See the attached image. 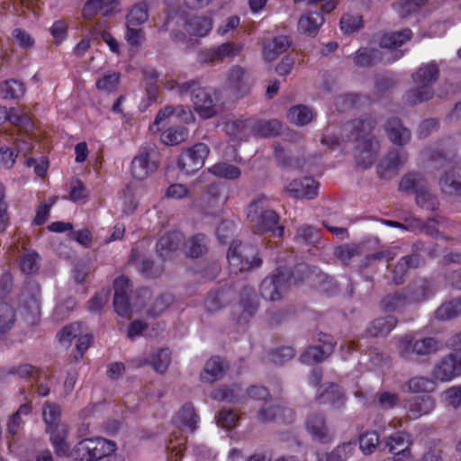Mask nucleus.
Masks as SVG:
<instances>
[{"label": "nucleus", "mask_w": 461, "mask_h": 461, "mask_svg": "<svg viewBox=\"0 0 461 461\" xmlns=\"http://www.w3.org/2000/svg\"><path fill=\"white\" fill-rule=\"evenodd\" d=\"M374 124L370 120L357 119L347 123L343 131L348 140L356 141L355 158L357 166L363 169L370 167L376 160L380 151L378 140L371 135Z\"/></svg>", "instance_id": "nucleus-1"}, {"label": "nucleus", "mask_w": 461, "mask_h": 461, "mask_svg": "<svg viewBox=\"0 0 461 461\" xmlns=\"http://www.w3.org/2000/svg\"><path fill=\"white\" fill-rule=\"evenodd\" d=\"M247 218L256 233L272 232L278 237L283 235L284 228L278 225L279 217L271 208L268 199L264 194H258L249 203Z\"/></svg>", "instance_id": "nucleus-2"}, {"label": "nucleus", "mask_w": 461, "mask_h": 461, "mask_svg": "<svg viewBox=\"0 0 461 461\" xmlns=\"http://www.w3.org/2000/svg\"><path fill=\"white\" fill-rule=\"evenodd\" d=\"M169 89H176L179 95H189L194 108L200 117L209 119L217 113L216 100L210 89L202 86L197 80L172 83Z\"/></svg>", "instance_id": "nucleus-3"}, {"label": "nucleus", "mask_w": 461, "mask_h": 461, "mask_svg": "<svg viewBox=\"0 0 461 461\" xmlns=\"http://www.w3.org/2000/svg\"><path fill=\"white\" fill-rule=\"evenodd\" d=\"M440 348L441 343L436 338L417 339L412 335H404L399 338L397 345L399 356L405 360L427 357L437 353Z\"/></svg>", "instance_id": "nucleus-4"}, {"label": "nucleus", "mask_w": 461, "mask_h": 461, "mask_svg": "<svg viewBox=\"0 0 461 461\" xmlns=\"http://www.w3.org/2000/svg\"><path fill=\"white\" fill-rule=\"evenodd\" d=\"M227 258L230 271L234 274L259 267L262 263L254 246L241 243L232 244L230 247Z\"/></svg>", "instance_id": "nucleus-5"}, {"label": "nucleus", "mask_w": 461, "mask_h": 461, "mask_svg": "<svg viewBox=\"0 0 461 461\" xmlns=\"http://www.w3.org/2000/svg\"><path fill=\"white\" fill-rule=\"evenodd\" d=\"M292 272L285 267L276 268L273 274L266 277L260 285L261 296L270 302L279 301L283 298L290 286Z\"/></svg>", "instance_id": "nucleus-6"}, {"label": "nucleus", "mask_w": 461, "mask_h": 461, "mask_svg": "<svg viewBox=\"0 0 461 461\" xmlns=\"http://www.w3.org/2000/svg\"><path fill=\"white\" fill-rule=\"evenodd\" d=\"M115 450V443L104 438H86L76 447L75 453L80 461L99 460Z\"/></svg>", "instance_id": "nucleus-7"}, {"label": "nucleus", "mask_w": 461, "mask_h": 461, "mask_svg": "<svg viewBox=\"0 0 461 461\" xmlns=\"http://www.w3.org/2000/svg\"><path fill=\"white\" fill-rule=\"evenodd\" d=\"M209 147L204 143H196L193 147L183 151L177 160V167L185 174L197 172L204 165L205 158L209 155Z\"/></svg>", "instance_id": "nucleus-8"}, {"label": "nucleus", "mask_w": 461, "mask_h": 461, "mask_svg": "<svg viewBox=\"0 0 461 461\" xmlns=\"http://www.w3.org/2000/svg\"><path fill=\"white\" fill-rule=\"evenodd\" d=\"M460 375L461 353L447 354L431 370V377L439 382H449Z\"/></svg>", "instance_id": "nucleus-9"}, {"label": "nucleus", "mask_w": 461, "mask_h": 461, "mask_svg": "<svg viewBox=\"0 0 461 461\" xmlns=\"http://www.w3.org/2000/svg\"><path fill=\"white\" fill-rule=\"evenodd\" d=\"M155 153L153 147L146 146L133 158L131 165V173L135 179H146L150 174L156 171L158 165L153 160Z\"/></svg>", "instance_id": "nucleus-10"}, {"label": "nucleus", "mask_w": 461, "mask_h": 461, "mask_svg": "<svg viewBox=\"0 0 461 461\" xmlns=\"http://www.w3.org/2000/svg\"><path fill=\"white\" fill-rule=\"evenodd\" d=\"M407 160L408 153L406 151L392 149L380 160L377 166V174L382 178L390 179L398 174Z\"/></svg>", "instance_id": "nucleus-11"}, {"label": "nucleus", "mask_w": 461, "mask_h": 461, "mask_svg": "<svg viewBox=\"0 0 461 461\" xmlns=\"http://www.w3.org/2000/svg\"><path fill=\"white\" fill-rule=\"evenodd\" d=\"M19 305L27 310L32 316H38L41 312V287L32 280L25 282L19 295Z\"/></svg>", "instance_id": "nucleus-12"}, {"label": "nucleus", "mask_w": 461, "mask_h": 461, "mask_svg": "<svg viewBox=\"0 0 461 461\" xmlns=\"http://www.w3.org/2000/svg\"><path fill=\"white\" fill-rule=\"evenodd\" d=\"M258 419L263 423L277 420L291 421L294 412L291 409L274 402H266L258 411Z\"/></svg>", "instance_id": "nucleus-13"}, {"label": "nucleus", "mask_w": 461, "mask_h": 461, "mask_svg": "<svg viewBox=\"0 0 461 461\" xmlns=\"http://www.w3.org/2000/svg\"><path fill=\"white\" fill-rule=\"evenodd\" d=\"M384 128L386 136L393 144L402 147L410 142L411 131L404 126L401 119L397 117L388 119Z\"/></svg>", "instance_id": "nucleus-14"}, {"label": "nucleus", "mask_w": 461, "mask_h": 461, "mask_svg": "<svg viewBox=\"0 0 461 461\" xmlns=\"http://www.w3.org/2000/svg\"><path fill=\"white\" fill-rule=\"evenodd\" d=\"M306 429L314 440L328 443L332 439V434L321 413L314 412L309 415L306 420Z\"/></svg>", "instance_id": "nucleus-15"}, {"label": "nucleus", "mask_w": 461, "mask_h": 461, "mask_svg": "<svg viewBox=\"0 0 461 461\" xmlns=\"http://www.w3.org/2000/svg\"><path fill=\"white\" fill-rule=\"evenodd\" d=\"M411 445V436L404 431H398L394 433L388 437L385 441V446L388 447L390 453L394 454L396 456H402L407 459H413V456L410 449Z\"/></svg>", "instance_id": "nucleus-16"}, {"label": "nucleus", "mask_w": 461, "mask_h": 461, "mask_svg": "<svg viewBox=\"0 0 461 461\" xmlns=\"http://www.w3.org/2000/svg\"><path fill=\"white\" fill-rule=\"evenodd\" d=\"M227 86L237 96L243 97L249 93L246 70L239 66H232L227 74Z\"/></svg>", "instance_id": "nucleus-17"}, {"label": "nucleus", "mask_w": 461, "mask_h": 461, "mask_svg": "<svg viewBox=\"0 0 461 461\" xmlns=\"http://www.w3.org/2000/svg\"><path fill=\"white\" fill-rule=\"evenodd\" d=\"M243 46L240 43L228 41L203 52V61L210 63L222 62L226 58H234L240 54Z\"/></svg>", "instance_id": "nucleus-18"}, {"label": "nucleus", "mask_w": 461, "mask_h": 461, "mask_svg": "<svg viewBox=\"0 0 461 461\" xmlns=\"http://www.w3.org/2000/svg\"><path fill=\"white\" fill-rule=\"evenodd\" d=\"M185 238L180 231L173 230L164 234L157 243V251L162 258H167L184 243Z\"/></svg>", "instance_id": "nucleus-19"}, {"label": "nucleus", "mask_w": 461, "mask_h": 461, "mask_svg": "<svg viewBox=\"0 0 461 461\" xmlns=\"http://www.w3.org/2000/svg\"><path fill=\"white\" fill-rule=\"evenodd\" d=\"M433 293L431 283L427 279H417L411 283L404 294L408 303H420Z\"/></svg>", "instance_id": "nucleus-20"}, {"label": "nucleus", "mask_w": 461, "mask_h": 461, "mask_svg": "<svg viewBox=\"0 0 461 461\" xmlns=\"http://www.w3.org/2000/svg\"><path fill=\"white\" fill-rule=\"evenodd\" d=\"M316 182L311 177L295 179L292 181L285 188V191L296 198H312L317 190Z\"/></svg>", "instance_id": "nucleus-21"}, {"label": "nucleus", "mask_w": 461, "mask_h": 461, "mask_svg": "<svg viewBox=\"0 0 461 461\" xmlns=\"http://www.w3.org/2000/svg\"><path fill=\"white\" fill-rule=\"evenodd\" d=\"M228 365L220 357H212L204 365L201 373V380L206 383H213L222 378Z\"/></svg>", "instance_id": "nucleus-22"}, {"label": "nucleus", "mask_w": 461, "mask_h": 461, "mask_svg": "<svg viewBox=\"0 0 461 461\" xmlns=\"http://www.w3.org/2000/svg\"><path fill=\"white\" fill-rule=\"evenodd\" d=\"M435 406L430 396L413 397L406 402L405 408L411 419H418L429 413Z\"/></svg>", "instance_id": "nucleus-23"}, {"label": "nucleus", "mask_w": 461, "mask_h": 461, "mask_svg": "<svg viewBox=\"0 0 461 461\" xmlns=\"http://www.w3.org/2000/svg\"><path fill=\"white\" fill-rule=\"evenodd\" d=\"M289 37L280 35L267 41L263 49V56L267 61L275 60L280 54L285 52L291 46Z\"/></svg>", "instance_id": "nucleus-24"}, {"label": "nucleus", "mask_w": 461, "mask_h": 461, "mask_svg": "<svg viewBox=\"0 0 461 461\" xmlns=\"http://www.w3.org/2000/svg\"><path fill=\"white\" fill-rule=\"evenodd\" d=\"M441 192L452 197H461V175L445 172L438 179Z\"/></svg>", "instance_id": "nucleus-25"}, {"label": "nucleus", "mask_w": 461, "mask_h": 461, "mask_svg": "<svg viewBox=\"0 0 461 461\" xmlns=\"http://www.w3.org/2000/svg\"><path fill=\"white\" fill-rule=\"evenodd\" d=\"M116 5L115 0H87L83 9V15L86 18H92L100 13L106 16L113 12Z\"/></svg>", "instance_id": "nucleus-26"}, {"label": "nucleus", "mask_w": 461, "mask_h": 461, "mask_svg": "<svg viewBox=\"0 0 461 461\" xmlns=\"http://www.w3.org/2000/svg\"><path fill=\"white\" fill-rule=\"evenodd\" d=\"M397 320L393 316L380 317L374 320L366 330L369 337H384L396 326Z\"/></svg>", "instance_id": "nucleus-27"}, {"label": "nucleus", "mask_w": 461, "mask_h": 461, "mask_svg": "<svg viewBox=\"0 0 461 461\" xmlns=\"http://www.w3.org/2000/svg\"><path fill=\"white\" fill-rule=\"evenodd\" d=\"M334 343L329 342L324 348L312 346L309 347L300 357L301 361L306 365H314L323 361L333 351Z\"/></svg>", "instance_id": "nucleus-28"}, {"label": "nucleus", "mask_w": 461, "mask_h": 461, "mask_svg": "<svg viewBox=\"0 0 461 461\" xmlns=\"http://www.w3.org/2000/svg\"><path fill=\"white\" fill-rule=\"evenodd\" d=\"M42 416L47 432L52 433L66 429L64 425L60 424V410L58 405L47 402L43 407Z\"/></svg>", "instance_id": "nucleus-29"}, {"label": "nucleus", "mask_w": 461, "mask_h": 461, "mask_svg": "<svg viewBox=\"0 0 461 461\" xmlns=\"http://www.w3.org/2000/svg\"><path fill=\"white\" fill-rule=\"evenodd\" d=\"M212 29V21L206 16H193L185 23V32L192 36L203 37Z\"/></svg>", "instance_id": "nucleus-30"}, {"label": "nucleus", "mask_w": 461, "mask_h": 461, "mask_svg": "<svg viewBox=\"0 0 461 461\" xmlns=\"http://www.w3.org/2000/svg\"><path fill=\"white\" fill-rule=\"evenodd\" d=\"M439 76V68L436 62L432 61L421 66L413 75L412 79L416 84L430 86L435 83Z\"/></svg>", "instance_id": "nucleus-31"}, {"label": "nucleus", "mask_w": 461, "mask_h": 461, "mask_svg": "<svg viewBox=\"0 0 461 461\" xmlns=\"http://www.w3.org/2000/svg\"><path fill=\"white\" fill-rule=\"evenodd\" d=\"M324 23V18L321 11L310 12L302 16L298 22V29L300 32L309 35L317 32L319 28Z\"/></svg>", "instance_id": "nucleus-32"}, {"label": "nucleus", "mask_w": 461, "mask_h": 461, "mask_svg": "<svg viewBox=\"0 0 461 461\" xmlns=\"http://www.w3.org/2000/svg\"><path fill=\"white\" fill-rule=\"evenodd\" d=\"M255 135L264 138L278 136L282 131V122L276 119L258 121L252 125Z\"/></svg>", "instance_id": "nucleus-33"}, {"label": "nucleus", "mask_w": 461, "mask_h": 461, "mask_svg": "<svg viewBox=\"0 0 461 461\" xmlns=\"http://www.w3.org/2000/svg\"><path fill=\"white\" fill-rule=\"evenodd\" d=\"M314 117V113L311 108L303 104H298L291 107L287 113V118L292 124L304 126L310 123Z\"/></svg>", "instance_id": "nucleus-34"}, {"label": "nucleus", "mask_w": 461, "mask_h": 461, "mask_svg": "<svg viewBox=\"0 0 461 461\" xmlns=\"http://www.w3.org/2000/svg\"><path fill=\"white\" fill-rule=\"evenodd\" d=\"M353 60L355 65L357 67H371L382 60V53L380 50L375 49L360 48L357 50Z\"/></svg>", "instance_id": "nucleus-35"}, {"label": "nucleus", "mask_w": 461, "mask_h": 461, "mask_svg": "<svg viewBox=\"0 0 461 461\" xmlns=\"http://www.w3.org/2000/svg\"><path fill=\"white\" fill-rule=\"evenodd\" d=\"M426 185L427 182L423 176L419 173L410 172L402 177L399 189L402 192L417 194Z\"/></svg>", "instance_id": "nucleus-36"}, {"label": "nucleus", "mask_w": 461, "mask_h": 461, "mask_svg": "<svg viewBox=\"0 0 461 461\" xmlns=\"http://www.w3.org/2000/svg\"><path fill=\"white\" fill-rule=\"evenodd\" d=\"M411 35L412 32L410 29L386 33L381 39L380 46L384 49H395L410 41Z\"/></svg>", "instance_id": "nucleus-37"}, {"label": "nucleus", "mask_w": 461, "mask_h": 461, "mask_svg": "<svg viewBox=\"0 0 461 461\" xmlns=\"http://www.w3.org/2000/svg\"><path fill=\"white\" fill-rule=\"evenodd\" d=\"M435 380L427 376H414L405 383L406 391L412 393H429L435 389Z\"/></svg>", "instance_id": "nucleus-38"}, {"label": "nucleus", "mask_w": 461, "mask_h": 461, "mask_svg": "<svg viewBox=\"0 0 461 461\" xmlns=\"http://www.w3.org/2000/svg\"><path fill=\"white\" fill-rule=\"evenodd\" d=\"M461 315V298L443 303L435 312L436 319L447 321Z\"/></svg>", "instance_id": "nucleus-39"}, {"label": "nucleus", "mask_w": 461, "mask_h": 461, "mask_svg": "<svg viewBox=\"0 0 461 461\" xmlns=\"http://www.w3.org/2000/svg\"><path fill=\"white\" fill-rule=\"evenodd\" d=\"M317 400L321 404L330 403L339 407L343 403V393L338 385L332 384L317 395Z\"/></svg>", "instance_id": "nucleus-40"}, {"label": "nucleus", "mask_w": 461, "mask_h": 461, "mask_svg": "<svg viewBox=\"0 0 461 461\" xmlns=\"http://www.w3.org/2000/svg\"><path fill=\"white\" fill-rule=\"evenodd\" d=\"M209 172L217 177L230 180L238 179L241 174L240 169L238 167L226 162H221L213 165L209 168Z\"/></svg>", "instance_id": "nucleus-41"}, {"label": "nucleus", "mask_w": 461, "mask_h": 461, "mask_svg": "<svg viewBox=\"0 0 461 461\" xmlns=\"http://www.w3.org/2000/svg\"><path fill=\"white\" fill-rule=\"evenodd\" d=\"M188 131L185 127H170L161 133V140L166 145H178L187 138Z\"/></svg>", "instance_id": "nucleus-42"}, {"label": "nucleus", "mask_w": 461, "mask_h": 461, "mask_svg": "<svg viewBox=\"0 0 461 461\" xmlns=\"http://www.w3.org/2000/svg\"><path fill=\"white\" fill-rule=\"evenodd\" d=\"M15 321V311L12 305L0 303V338L7 333Z\"/></svg>", "instance_id": "nucleus-43"}, {"label": "nucleus", "mask_w": 461, "mask_h": 461, "mask_svg": "<svg viewBox=\"0 0 461 461\" xmlns=\"http://www.w3.org/2000/svg\"><path fill=\"white\" fill-rule=\"evenodd\" d=\"M150 365L153 369L160 374H163L168 368L171 363V351L167 348L158 349L155 354L150 356Z\"/></svg>", "instance_id": "nucleus-44"}, {"label": "nucleus", "mask_w": 461, "mask_h": 461, "mask_svg": "<svg viewBox=\"0 0 461 461\" xmlns=\"http://www.w3.org/2000/svg\"><path fill=\"white\" fill-rule=\"evenodd\" d=\"M177 418L182 426L186 427L190 432H194L196 429L198 415L194 411V408L191 403H185L178 411Z\"/></svg>", "instance_id": "nucleus-45"}, {"label": "nucleus", "mask_w": 461, "mask_h": 461, "mask_svg": "<svg viewBox=\"0 0 461 461\" xmlns=\"http://www.w3.org/2000/svg\"><path fill=\"white\" fill-rule=\"evenodd\" d=\"M420 86L410 90L406 95L407 102L411 104H417L428 101L434 96V91L430 86L419 84Z\"/></svg>", "instance_id": "nucleus-46"}, {"label": "nucleus", "mask_w": 461, "mask_h": 461, "mask_svg": "<svg viewBox=\"0 0 461 461\" xmlns=\"http://www.w3.org/2000/svg\"><path fill=\"white\" fill-rule=\"evenodd\" d=\"M249 120H231L225 123V131L237 140L246 138L249 127Z\"/></svg>", "instance_id": "nucleus-47"}, {"label": "nucleus", "mask_w": 461, "mask_h": 461, "mask_svg": "<svg viewBox=\"0 0 461 461\" xmlns=\"http://www.w3.org/2000/svg\"><path fill=\"white\" fill-rule=\"evenodd\" d=\"M23 93V85L16 80H6L0 84V95L5 99L19 98Z\"/></svg>", "instance_id": "nucleus-48"}, {"label": "nucleus", "mask_w": 461, "mask_h": 461, "mask_svg": "<svg viewBox=\"0 0 461 461\" xmlns=\"http://www.w3.org/2000/svg\"><path fill=\"white\" fill-rule=\"evenodd\" d=\"M334 255L343 265L348 266L353 258L361 255V249L356 244H346L337 247Z\"/></svg>", "instance_id": "nucleus-49"}, {"label": "nucleus", "mask_w": 461, "mask_h": 461, "mask_svg": "<svg viewBox=\"0 0 461 461\" xmlns=\"http://www.w3.org/2000/svg\"><path fill=\"white\" fill-rule=\"evenodd\" d=\"M187 256L198 258L207 249L206 238L203 234H196L191 237L186 243Z\"/></svg>", "instance_id": "nucleus-50"}, {"label": "nucleus", "mask_w": 461, "mask_h": 461, "mask_svg": "<svg viewBox=\"0 0 461 461\" xmlns=\"http://www.w3.org/2000/svg\"><path fill=\"white\" fill-rule=\"evenodd\" d=\"M148 8L144 3L132 6L127 14V26H137L145 23L148 19Z\"/></svg>", "instance_id": "nucleus-51"}, {"label": "nucleus", "mask_w": 461, "mask_h": 461, "mask_svg": "<svg viewBox=\"0 0 461 461\" xmlns=\"http://www.w3.org/2000/svg\"><path fill=\"white\" fill-rule=\"evenodd\" d=\"M121 75L118 72H108L104 74L95 83L99 91L111 93L115 91L120 82Z\"/></svg>", "instance_id": "nucleus-52"}, {"label": "nucleus", "mask_w": 461, "mask_h": 461, "mask_svg": "<svg viewBox=\"0 0 461 461\" xmlns=\"http://www.w3.org/2000/svg\"><path fill=\"white\" fill-rule=\"evenodd\" d=\"M408 303L404 294L394 293L387 294L381 302V306L384 312H392L403 307Z\"/></svg>", "instance_id": "nucleus-53"}, {"label": "nucleus", "mask_w": 461, "mask_h": 461, "mask_svg": "<svg viewBox=\"0 0 461 461\" xmlns=\"http://www.w3.org/2000/svg\"><path fill=\"white\" fill-rule=\"evenodd\" d=\"M363 26L362 16L345 14L340 19V29L344 33H353Z\"/></svg>", "instance_id": "nucleus-54"}, {"label": "nucleus", "mask_w": 461, "mask_h": 461, "mask_svg": "<svg viewBox=\"0 0 461 461\" xmlns=\"http://www.w3.org/2000/svg\"><path fill=\"white\" fill-rule=\"evenodd\" d=\"M50 440L53 445L55 453L58 456H68L69 454V446L66 443L65 438L67 435V430L59 429V431L50 433Z\"/></svg>", "instance_id": "nucleus-55"}, {"label": "nucleus", "mask_w": 461, "mask_h": 461, "mask_svg": "<svg viewBox=\"0 0 461 461\" xmlns=\"http://www.w3.org/2000/svg\"><path fill=\"white\" fill-rule=\"evenodd\" d=\"M416 203L429 211H435L438 206L437 198L428 190V185L416 194Z\"/></svg>", "instance_id": "nucleus-56"}, {"label": "nucleus", "mask_w": 461, "mask_h": 461, "mask_svg": "<svg viewBox=\"0 0 461 461\" xmlns=\"http://www.w3.org/2000/svg\"><path fill=\"white\" fill-rule=\"evenodd\" d=\"M226 303V299L222 292L214 291L208 294L204 302V307L207 312H214L221 310Z\"/></svg>", "instance_id": "nucleus-57"}, {"label": "nucleus", "mask_w": 461, "mask_h": 461, "mask_svg": "<svg viewBox=\"0 0 461 461\" xmlns=\"http://www.w3.org/2000/svg\"><path fill=\"white\" fill-rule=\"evenodd\" d=\"M6 133H0V163L6 168H10L15 162L16 155L14 151L4 144L7 140Z\"/></svg>", "instance_id": "nucleus-58"}, {"label": "nucleus", "mask_w": 461, "mask_h": 461, "mask_svg": "<svg viewBox=\"0 0 461 461\" xmlns=\"http://www.w3.org/2000/svg\"><path fill=\"white\" fill-rule=\"evenodd\" d=\"M20 268L26 275L35 273L39 269V255L36 252L25 253L20 260Z\"/></svg>", "instance_id": "nucleus-59"}, {"label": "nucleus", "mask_w": 461, "mask_h": 461, "mask_svg": "<svg viewBox=\"0 0 461 461\" xmlns=\"http://www.w3.org/2000/svg\"><path fill=\"white\" fill-rule=\"evenodd\" d=\"M82 334V324L80 322H77L64 327L58 336L60 342L70 344L72 339L78 338Z\"/></svg>", "instance_id": "nucleus-60"}, {"label": "nucleus", "mask_w": 461, "mask_h": 461, "mask_svg": "<svg viewBox=\"0 0 461 461\" xmlns=\"http://www.w3.org/2000/svg\"><path fill=\"white\" fill-rule=\"evenodd\" d=\"M379 444V436L375 431L366 432L359 438L361 450L366 454H371Z\"/></svg>", "instance_id": "nucleus-61"}, {"label": "nucleus", "mask_w": 461, "mask_h": 461, "mask_svg": "<svg viewBox=\"0 0 461 461\" xmlns=\"http://www.w3.org/2000/svg\"><path fill=\"white\" fill-rule=\"evenodd\" d=\"M425 0H400L394 5L399 15L402 18L416 12L423 4Z\"/></svg>", "instance_id": "nucleus-62"}, {"label": "nucleus", "mask_w": 461, "mask_h": 461, "mask_svg": "<svg viewBox=\"0 0 461 461\" xmlns=\"http://www.w3.org/2000/svg\"><path fill=\"white\" fill-rule=\"evenodd\" d=\"M446 404L456 409L461 405V386H452L442 393Z\"/></svg>", "instance_id": "nucleus-63"}, {"label": "nucleus", "mask_w": 461, "mask_h": 461, "mask_svg": "<svg viewBox=\"0 0 461 461\" xmlns=\"http://www.w3.org/2000/svg\"><path fill=\"white\" fill-rule=\"evenodd\" d=\"M353 447L350 443H343L331 451L327 461H346L351 455Z\"/></svg>", "instance_id": "nucleus-64"}]
</instances>
